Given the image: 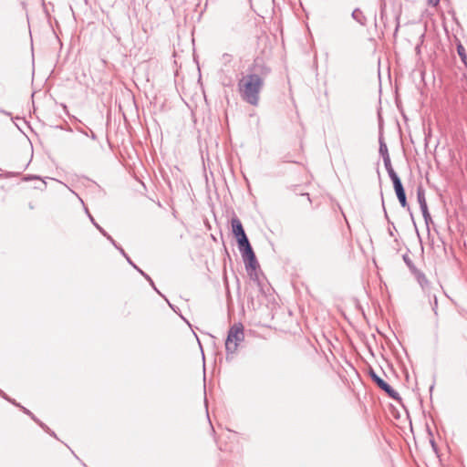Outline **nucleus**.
<instances>
[{
	"mask_svg": "<svg viewBox=\"0 0 467 467\" xmlns=\"http://www.w3.org/2000/svg\"><path fill=\"white\" fill-rule=\"evenodd\" d=\"M270 73V68L262 61L254 60L248 68L247 74L242 77L237 83L241 99L252 106H257L260 93L265 85V78Z\"/></svg>",
	"mask_w": 467,
	"mask_h": 467,
	"instance_id": "nucleus-1",
	"label": "nucleus"
},
{
	"mask_svg": "<svg viewBox=\"0 0 467 467\" xmlns=\"http://www.w3.org/2000/svg\"><path fill=\"white\" fill-rule=\"evenodd\" d=\"M244 339V327L241 323L234 324L228 331L225 341V349L227 354H234L237 350L238 345Z\"/></svg>",
	"mask_w": 467,
	"mask_h": 467,
	"instance_id": "nucleus-2",
	"label": "nucleus"
},
{
	"mask_svg": "<svg viewBox=\"0 0 467 467\" xmlns=\"http://www.w3.org/2000/svg\"><path fill=\"white\" fill-rule=\"evenodd\" d=\"M242 256L244 261L245 269H246L248 275L250 276V278L252 280L258 282L259 275H258L257 269L259 268V264L257 262V259L255 257L254 251L247 253Z\"/></svg>",
	"mask_w": 467,
	"mask_h": 467,
	"instance_id": "nucleus-3",
	"label": "nucleus"
},
{
	"mask_svg": "<svg viewBox=\"0 0 467 467\" xmlns=\"http://www.w3.org/2000/svg\"><path fill=\"white\" fill-rule=\"evenodd\" d=\"M369 376L372 379V380L378 385L379 389L384 390L389 397H390L393 400H400V394L386 381H384L379 376L376 374L375 371L370 370Z\"/></svg>",
	"mask_w": 467,
	"mask_h": 467,
	"instance_id": "nucleus-4",
	"label": "nucleus"
},
{
	"mask_svg": "<svg viewBox=\"0 0 467 467\" xmlns=\"http://www.w3.org/2000/svg\"><path fill=\"white\" fill-rule=\"evenodd\" d=\"M231 224L233 234L235 235L236 239L246 235L243 224L238 217H233L231 220Z\"/></svg>",
	"mask_w": 467,
	"mask_h": 467,
	"instance_id": "nucleus-5",
	"label": "nucleus"
},
{
	"mask_svg": "<svg viewBox=\"0 0 467 467\" xmlns=\"http://www.w3.org/2000/svg\"><path fill=\"white\" fill-rule=\"evenodd\" d=\"M237 243L242 255L254 251L246 235L238 238Z\"/></svg>",
	"mask_w": 467,
	"mask_h": 467,
	"instance_id": "nucleus-6",
	"label": "nucleus"
},
{
	"mask_svg": "<svg viewBox=\"0 0 467 467\" xmlns=\"http://www.w3.org/2000/svg\"><path fill=\"white\" fill-rule=\"evenodd\" d=\"M417 200L420 204V211H424L428 209L426 198H425V191L424 189L420 186L417 189Z\"/></svg>",
	"mask_w": 467,
	"mask_h": 467,
	"instance_id": "nucleus-7",
	"label": "nucleus"
},
{
	"mask_svg": "<svg viewBox=\"0 0 467 467\" xmlns=\"http://www.w3.org/2000/svg\"><path fill=\"white\" fill-rule=\"evenodd\" d=\"M415 277L423 290H426L429 286V281L425 275L419 270H415Z\"/></svg>",
	"mask_w": 467,
	"mask_h": 467,
	"instance_id": "nucleus-8",
	"label": "nucleus"
},
{
	"mask_svg": "<svg viewBox=\"0 0 467 467\" xmlns=\"http://www.w3.org/2000/svg\"><path fill=\"white\" fill-rule=\"evenodd\" d=\"M351 16H352L353 19H355L360 25L364 26L366 24L367 19H366L365 16L363 15V12L360 9L356 8L352 12Z\"/></svg>",
	"mask_w": 467,
	"mask_h": 467,
	"instance_id": "nucleus-9",
	"label": "nucleus"
},
{
	"mask_svg": "<svg viewBox=\"0 0 467 467\" xmlns=\"http://www.w3.org/2000/svg\"><path fill=\"white\" fill-rule=\"evenodd\" d=\"M389 178L393 182V187H394L395 192L404 189V187L401 183V181L397 173H394V175L389 176Z\"/></svg>",
	"mask_w": 467,
	"mask_h": 467,
	"instance_id": "nucleus-10",
	"label": "nucleus"
},
{
	"mask_svg": "<svg viewBox=\"0 0 467 467\" xmlns=\"http://www.w3.org/2000/svg\"><path fill=\"white\" fill-rule=\"evenodd\" d=\"M396 195H397V198L400 203V205L405 208V207H408V202H407V198H406V193H405V190H401V191H398L396 192Z\"/></svg>",
	"mask_w": 467,
	"mask_h": 467,
	"instance_id": "nucleus-11",
	"label": "nucleus"
},
{
	"mask_svg": "<svg viewBox=\"0 0 467 467\" xmlns=\"http://www.w3.org/2000/svg\"><path fill=\"white\" fill-rule=\"evenodd\" d=\"M379 154L382 158L389 157L387 144L384 142L382 137H379Z\"/></svg>",
	"mask_w": 467,
	"mask_h": 467,
	"instance_id": "nucleus-12",
	"label": "nucleus"
},
{
	"mask_svg": "<svg viewBox=\"0 0 467 467\" xmlns=\"http://www.w3.org/2000/svg\"><path fill=\"white\" fill-rule=\"evenodd\" d=\"M382 159H383L384 166L388 171L389 176L394 175V173H396V172L391 165L390 157H384Z\"/></svg>",
	"mask_w": 467,
	"mask_h": 467,
	"instance_id": "nucleus-13",
	"label": "nucleus"
},
{
	"mask_svg": "<svg viewBox=\"0 0 467 467\" xmlns=\"http://www.w3.org/2000/svg\"><path fill=\"white\" fill-rule=\"evenodd\" d=\"M457 52L459 57H461V60L467 66V55L465 52V48L462 44H459L457 46Z\"/></svg>",
	"mask_w": 467,
	"mask_h": 467,
	"instance_id": "nucleus-14",
	"label": "nucleus"
},
{
	"mask_svg": "<svg viewBox=\"0 0 467 467\" xmlns=\"http://www.w3.org/2000/svg\"><path fill=\"white\" fill-rule=\"evenodd\" d=\"M403 260H404L405 264L408 265V267L414 274L415 270H417V269H416L415 265H413L412 260L410 259V257L408 254H404L403 255Z\"/></svg>",
	"mask_w": 467,
	"mask_h": 467,
	"instance_id": "nucleus-15",
	"label": "nucleus"
},
{
	"mask_svg": "<svg viewBox=\"0 0 467 467\" xmlns=\"http://www.w3.org/2000/svg\"><path fill=\"white\" fill-rule=\"evenodd\" d=\"M421 213H422V216H423V218H424L425 224H426V225H427V227H428V226H429V224H430L431 223H432V219H431V214H430V213H429V210H428V209H426V210H424V211H421Z\"/></svg>",
	"mask_w": 467,
	"mask_h": 467,
	"instance_id": "nucleus-16",
	"label": "nucleus"
},
{
	"mask_svg": "<svg viewBox=\"0 0 467 467\" xmlns=\"http://www.w3.org/2000/svg\"><path fill=\"white\" fill-rule=\"evenodd\" d=\"M138 272L142 275L144 276V279L148 280L149 283L150 284V285L153 287V289L155 291H157L159 293V291L157 290V288L155 287V285L152 281V279L150 277V275H148L146 273H144L141 269H138Z\"/></svg>",
	"mask_w": 467,
	"mask_h": 467,
	"instance_id": "nucleus-17",
	"label": "nucleus"
},
{
	"mask_svg": "<svg viewBox=\"0 0 467 467\" xmlns=\"http://www.w3.org/2000/svg\"><path fill=\"white\" fill-rule=\"evenodd\" d=\"M431 308H432L434 314L437 316V314H438V312H437V309H438V300H437L436 295H433V302H431Z\"/></svg>",
	"mask_w": 467,
	"mask_h": 467,
	"instance_id": "nucleus-18",
	"label": "nucleus"
},
{
	"mask_svg": "<svg viewBox=\"0 0 467 467\" xmlns=\"http://www.w3.org/2000/svg\"><path fill=\"white\" fill-rule=\"evenodd\" d=\"M108 239L111 242V244L120 252V254L123 255L125 254V251L123 250L122 247L119 246L116 242L114 241V239L111 237V236H108Z\"/></svg>",
	"mask_w": 467,
	"mask_h": 467,
	"instance_id": "nucleus-19",
	"label": "nucleus"
},
{
	"mask_svg": "<svg viewBox=\"0 0 467 467\" xmlns=\"http://www.w3.org/2000/svg\"><path fill=\"white\" fill-rule=\"evenodd\" d=\"M21 409L23 410V411L25 413H26L27 415H29L35 421H37V420L35 418V416L33 415V413L28 410L27 409H26L25 407H21Z\"/></svg>",
	"mask_w": 467,
	"mask_h": 467,
	"instance_id": "nucleus-20",
	"label": "nucleus"
},
{
	"mask_svg": "<svg viewBox=\"0 0 467 467\" xmlns=\"http://www.w3.org/2000/svg\"><path fill=\"white\" fill-rule=\"evenodd\" d=\"M127 261H128V263H129L130 265H132V266H133L137 271H138V269H140V268H139V267H138V266H137V265L132 262V260H131L130 258H128V260H127Z\"/></svg>",
	"mask_w": 467,
	"mask_h": 467,
	"instance_id": "nucleus-21",
	"label": "nucleus"
},
{
	"mask_svg": "<svg viewBox=\"0 0 467 467\" xmlns=\"http://www.w3.org/2000/svg\"><path fill=\"white\" fill-rule=\"evenodd\" d=\"M395 20L397 21V25H396V27H395V33H397L398 30H399V27H400L399 16H395Z\"/></svg>",
	"mask_w": 467,
	"mask_h": 467,
	"instance_id": "nucleus-22",
	"label": "nucleus"
},
{
	"mask_svg": "<svg viewBox=\"0 0 467 467\" xmlns=\"http://www.w3.org/2000/svg\"><path fill=\"white\" fill-rule=\"evenodd\" d=\"M99 230V232H100L104 236H106L107 238H108V236H109V235L105 232V230H104L103 228H101V227H100Z\"/></svg>",
	"mask_w": 467,
	"mask_h": 467,
	"instance_id": "nucleus-23",
	"label": "nucleus"
},
{
	"mask_svg": "<svg viewBox=\"0 0 467 467\" xmlns=\"http://www.w3.org/2000/svg\"><path fill=\"white\" fill-rule=\"evenodd\" d=\"M91 138H92L93 140H96V135H95L93 132H92V134H91Z\"/></svg>",
	"mask_w": 467,
	"mask_h": 467,
	"instance_id": "nucleus-24",
	"label": "nucleus"
},
{
	"mask_svg": "<svg viewBox=\"0 0 467 467\" xmlns=\"http://www.w3.org/2000/svg\"><path fill=\"white\" fill-rule=\"evenodd\" d=\"M89 218H90V220H91V223H95V221H94L93 217H92L90 214H89Z\"/></svg>",
	"mask_w": 467,
	"mask_h": 467,
	"instance_id": "nucleus-25",
	"label": "nucleus"
},
{
	"mask_svg": "<svg viewBox=\"0 0 467 467\" xmlns=\"http://www.w3.org/2000/svg\"><path fill=\"white\" fill-rule=\"evenodd\" d=\"M94 225H95L98 229H99V228H100V226H99L98 223H94Z\"/></svg>",
	"mask_w": 467,
	"mask_h": 467,
	"instance_id": "nucleus-26",
	"label": "nucleus"
},
{
	"mask_svg": "<svg viewBox=\"0 0 467 467\" xmlns=\"http://www.w3.org/2000/svg\"><path fill=\"white\" fill-rule=\"evenodd\" d=\"M123 256H124L127 260H128V258H130V257H129V255H128L127 254H123Z\"/></svg>",
	"mask_w": 467,
	"mask_h": 467,
	"instance_id": "nucleus-27",
	"label": "nucleus"
},
{
	"mask_svg": "<svg viewBox=\"0 0 467 467\" xmlns=\"http://www.w3.org/2000/svg\"><path fill=\"white\" fill-rule=\"evenodd\" d=\"M440 2V0H435L433 5H437Z\"/></svg>",
	"mask_w": 467,
	"mask_h": 467,
	"instance_id": "nucleus-28",
	"label": "nucleus"
},
{
	"mask_svg": "<svg viewBox=\"0 0 467 467\" xmlns=\"http://www.w3.org/2000/svg\"><path fill=\"white\" fill-rule=\"evenodd\" d=\"M40 426H41L43 429H46V428H47V427H46V426H44V424H42V423L40 424Z\"/></svg>",
	"mask_w": 467,
	"mask_h": 467,
	"instance_id": "nucleus-29",
	"label": "nucleus"
}]
</instances>
